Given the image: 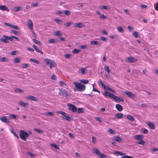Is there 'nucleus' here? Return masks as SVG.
I'll list each match as a JSON object with an SVG mask.
<instances>
[{
	"label": "nucleus",
	"instance_id": "f257e3e1",
	"mask_svg": "<svg viewBox=\"0 0 158 158\" xmlns=\"http://www.w3.org/2000/svg\"><path fill=\"white\" fill-rule=\"evenodd\" d=\"M73 84L76 87V91L82 92L85 89L86 86L84 85L77 82H74Z\"/></svg>",
	"mask_w": 158,
	"mask_h": 158
},
{
	"label": "nucleus",
	"instance_id": "f03ea898",
	"mask_svg": "<svg viewBox=\"0 0 158 158\" xmlns=\"http://www.w3.org/2000/svg\"><path fill=\"white\" fill-rule=\"evenodd\" d=\"M29 134L25 131L21 130L20 131L19 136L20 138L24 140H26V137H28Z\"/></svg>",
	"mask_w": 158,
	"mask_h": 158
},
{
	"label": "nucleus",
	"instance_id": "7ed1b4c3",
	"mask_svg": "<svg viewBox=\"0 0 158 158\" xmlns=\"http://www.w3.org/2000/svg\"><path fill=\"white\" fill-rule=\"evenodd\" d=\"M45 60L47 64H49L50 68H54L56 66V63L53 60L48 59H46Z\"/></svg>",
	"mask_w": 158,
	"mask_h": 158
},
{
	"label": "nucleus",
	"instance_id": "20e7f679",
	"mask_svg": "<svg viewBox=\"0 0 158 158\" xmlns=\"http://www.w3.org/2000/svg\"><path fill=\"white\" fill-rule=\"evenodd\" d=\"M67 105L70 110H72L73 112H75L77 111V108L74 105L69 103Z\"/></svg>",
	"mask_w": 158,
	"mask_h": 158
},
{
	"label": "nucleus",
	"instance_id": "39448f33",
	"mask_svg": "<svg viewBox=\"0 0 158 158\" xmlns=\"http://www.w3.org/2000/svg\"><path fill=\"white\" fill-rule=\"evenodd\" d=\"M27 25L31 30H32L33 33L35 35V33L33 30V23L31 19H29L27 20Z\"/></svg>",
	"mask_w": 158,
	"mask_h": 158
},
{
	"label": "nucleus",
	"instance_id": "423d86ee",
	"mask_svg": "<svg viewBox=\"0 0 158 158\" xmlns=\"http://www.w3.org/2000/svg\"><path fill=\"white\" fill-rule=\"evenodd\" d=\"M59 90L60 91L59 94L60 95H64L65 96H67L68 95V93L66 90L65 89H61L60 88L59 89Z\"/></svg>",
	"mask_w": 158,
	"mask_h": 158
},
{
	"label": "nucleus",
	"instance_id": "0eeeda50",
	"mask_svg": "<svg viewBox=\"0 0 158 158\" xmlns=\"http://www.w3.org/2000/svg\"><path fill=\"white\" fill-rule=\"evenodd\" d=\"M0 40L2 42L7 43L9 40H10V37L4 35L3 38L1 39Z\"/></svg>",
	"mask_w": 158,
	"mask_h": 158
},
{
	"label": "nucleus",
	"instance_id": "6e6552de",
	"mask_svg": "<svg viewBox=\"0 0 158 158\" xmlns=\"http://www.w3.org/2000/svg\"><path fill=\"white\" fill-rule=\"evenodd\" d=\"M125 61L127 62H135L137 61V60L132 57H129L126 59Z\"/></svg>",
	"mask_w": 158,
	"mask_h": 158
},
{
	"label": "nucleus",
	"instance_id": "1a4fd4ad",
	"mask_svg": "<svg viewBox=\"0 0 158 158\" xmlns=\"http://www.w3.org/2000/svg\"><path fill=\"white\" fill-rule=\"evenodd\" d=\"M124 94L131 98H133L135 97L134 94L129 91H125L124 92Z\"/></svg>",
	"mask_w": 158,
	"mask_h": 158
},
{
	"label": "nucleus",
	"instance_id": "9d476101",
	"mask_svg": "<svg viewBox=\"0 0 158 158\" xmlns=\"http://www.w3.org/2000/svg\"><path fill=\"white\" fill-rule=\"evenodd\" d=\"M115 100V101L117 102H123V99L121 98L118 97V96H116L115 95L114 96L113 98Z\"/></svg>",
	"mask_w": 158,
	"mask_h": 158
},
{
	"label": "nucleus",
	"instance_id": "9b49d317",
	"mask_svg": "<svg viewBox=\"0 0 158 158\" xmlns=\"http://www.w3.org/2000/svg\"><path fill=\"white\" fill-rule=\"evenodd\" d=\"M26 99L27 100H31L35 101H37V99L36 97L32 96L29 95L26 96Z\"/></svg>",
	"mask_w": 158,
	"mask_h": 158
},
{
	"label": "nucleus",
	"instance_id": "f8f14e48",
	"mask_svg": "<svg viewBox=\"0 0 158 158\" xmlns=\"http://www.w3.org/2000/svg\"><path fill=\"white\" fill-rule=\"evenodd\" d=\"M1 121L4 123L9 122V119L6 117L1 116L0 117Z\"/></svg>",
	"mask_w": 158,
	"mask_h": 158
},
{
	"label": "nucleus",
	"instance_id": "ddd939ff",
	"mask_svg": "<svg viewBox=\"0 0 158 158\" xmlns=\"http://www.w3.org/2000/svg\"><path fill=\"white\" fill-rule=\"evenodd\" d=\"M19 105L25 107H28L29 105L28 103L25 102L21 101H19Z\"/></svg>",
	"mask_w": 158,
	"mask_h": 158
},
{
	"label": "nucleus",
	"instance_id": "4468645a",
	"mask_svg": "<svg viewBox=\"0 0 158 158\" xmlns=\"http://www.w3.org/2000/svg\"><path fill=\"white\" fill-rule=\"evenodd\" d=\"M59 85L60 86L64 87L65 88H66V87L65 86H67V84L64 81H59Z\"/></svg>",
	"mask_w": 158,
	"mask_h": 158
},
{
	"label": "nucleus",
	"instance_id": "2eb2a0df",
	"mask_svg": "<svg viewBox=\"0 0 158 158\" xmlns=\"http://www.w3.org/2000/svg\"><path fill=\"white\" fill-rule=\"evenodd\" d=\"M85 26V24L83 23H76L74 26L75 27H82Z\"/></svg>",
	"mask_w": 158,
	"mask_h": 158
},
{
	"label": "nucleus",
	"instance_id": "dca6fc26",
	"mask_svg": "<svg viewBox=\"0 0 158 158\" xmlns=\"http://www.w3.org/2000/svg\"><path fill=\"white\" fill-rule=\"evenodd\" d=\"M148 125L152 129H154L155 128V127L154 124L150 122H149L148 124Z\"/></svg>",
	"mask_w": 158,
	"mask_h": 158
},
{
	"label": "nucleus",
	"instance_id": "f3484780",
	"mask_svg": "<svg viewBox=\"0 0 158 158\" xmlns=\"http://www.w3.org/2000/svg\"><path fill=\"white\" fill-rule=\"evenodd\" d=\"M115 117L118 118H122L123 117V115L120 113H116L115 114Z\"/></svg>",
	"mask_w": 158,
	"mask_h": 158
},
{
	"label": "nucleus",
	"instance_id": "a211bd4d",
	"mask_svg": "<svg viewBox=\"0 0 158 158\" xmlns=\"http://www.w3.org/2000/svg\"><path fill=\"white\" fill-rule=\"evenodd\" d=\"M116 109L119 111H121L123 110V107L121 105L119 104H117L116 105Z\"/></svg>",
	"mask_w": 158,
	"mask_h": 158
},
{
	"label": "nucleus",
	"instance_id": "6ab92c4d",
	"mask_svg": "<svg viewBox=\"0 0 158 158\" xmlns=\"http://www.w3.org/2000/svg\"><path fill=\"white\" fill-rule=\"evenodd\" d=\"M143 135H136L134 136V138L135 139L140 140L143 139Z\"/></svg>",
	"mask_w": 158,
	"mask_h": 158
},
{
	"label": "nucleus",
	"instance_id": "aec40b11",
	"mask_svg": "<svg viewBox=\"0 0 158 158\" xmlns=\"http://www.w3.org/2000/svg\"><path fill=\"white\" fill-rule=\"evenodd\" d=\"M114 140L118 142H121L122 141V139L118 136H116L114 138Z\"/></svg>",
	"mask_w": 158,
	"mask_h": 158
},
{
	"label": "nucleus",
	"instance_id": "412c9836",
	"mask_svg": "<svg viewBox=\"0 0 158 158\" xmlns=\"http://www.w3.org/2000/svg\"><path fill=\"white\" fill-rule=\"evenodd\" d=\"M93 153L95 154L99 155L101 152L99 151L97 148H94L93 150Z\"/></svg>",
	"mask_w": 158,
	"mask_h": 158
},
{
	"label": "nucleus",
	"instance_id": "4be33fe9",
	"mask_svg": "<svg viewBox=\"0 0 158 158\" xmlns=\"http://www.w3.org/2000/svg\"><path fill=\"white\" fill-rule=\"evenodd\" d=\"M91 44L96 45H98L100 44V43L99 41H91L90 42Z\"/></svg>",
	"mask_w": 158,
	"mask_h": 158
},
{
	"label": "nucleus",
	"instance_id": "5701e85b",
	"mask_svg": "<svg viewBox=\"0 0 158 158\" xmlns=\"http://www.w3.org/2000/svg\"><path fill=\"white\" fill-rule=\"evenodd\" d=\"M0 10H3L9 11L8 8L5 5L0 6Z\"/></svg>",
	"mask_w": 158,
	"mask_h": 158
},
{
	"label": "nucleus",
	"instance_id": "b1692460",
	"mask_svg": "<svg viewBox=\"0 0 158 158\" xmlns=\"http://www.w3.org/2000/svg\"><path fill=\"white\" fill-rule=\"evenodd\" d=\"M100 7L101 9H105L107 10H109L110 9V7L107 6H106L104 5H102L100 6Z\"/></svg>",
	"mask_w": 158,
	"mask_h": 158
},
{
	"label": "nucleus",
	"instance_id": "393cba45",
	"mask_svg": "<svg viewBox=\"0 0 158 158\" xmlns=\"http://www.w3.org/2000/svg\"><path fill=\"white\" fill-rule=\"evenodd\" d=\"M22 7L21 6H15L13 8V10L16 11H18L22 9Z\"/></svg>",
	"mask_w": 158,
	"mask_h": 158
},
{
	"label": "nucleus",
	"instance_id": "a878e982",
	"mask_svg": "<svg viewBox=\"0 0 158 158\" xmlns=\"http://www.w3.org/2000/svg\"><path fill=\"white\" fill-rule=\"evenodd\" d=\"M62 118L63 119H65L67 120L68 121H70L71 120V118L68 116L66 115L65 114L64 115V116H63Z\"/></svg>",
	"mask_w": 158,
	"mask_h": 158
},
{
	"label": "nucleus",
	"instance_id": "bb28decb",
	"mask_svg": "<svg viewBox=\"0 0 158 158\" xmlns=\"http://www.w3.org/2000/svg\"><path fill=\"white\" fill-rule=\"evenodd\" d=\"M15 40L19 41V40L18 38L14 36H10V41H13Z\"/></svg>",
	"mask_w": 158,
	"mask_h": 158
},
{
	"label": "nucleus",
	"instance_id": "cd10ccee",
	"mask_svg": "<svg viewBox=\"0 0 158 158\" xmlns=\"http://www.w3.org/2000/svg\"><path fill=\"white\" fill-rule=\"evenodd\" d=\"M127 118L131 122H134V118L131 115H128L127 116Z\"/></svg>",
	"mask_w": 158,
	"mask_h": 158
},
{
	"label": "nucleus",
	"instance_id": "c85d7f7f",
	"mask_svg": "<svg viewBox=\"0 0 158 158\" xmlns=\"http://www.w3.org/2000/svg\"><path fill=\"white\" fill-rule=\"evenodd\" d=\"M10 28L18 30H20V28L19 27L16 25H10Z\"/></svg>",
	"mask_w": 158,
	"mask_h": 158
},
{
	"label": "nucleus",
	"instance_id": "c756f323",
	"mask_svg": "<svg viewBox=\"0 0 158 158\" xmlns=\"http://www.w3.org/2000/svg\"><path fill=\"white\" fill-rule=\"evenodd\" d=\"M44 114L46 116L50 115L53 116L54 115V113L51 112H45Z\"/></svg>",
	"mask_w": 158,
	"mask_h": 158
},
{
	"label": "nucleus",
	"instance_id": "7c9ffc66",
	"mask_svg": "<svg viewBox=\"0 0 158 158\" xmlns=\"http://www.w3.org/2000/svg\"><path fill=\"white\" fill-rule=\"evenodd\" d=\"M10 33H13L16 35H18L20 34V33L19 31L14 30H10Z\"/></svg>",
	"mask_w": 158,
	"mask_h": 158
},
{
	"label": "nucleus",
	"instance_id": "2f4dec72",
	"mask_svg": "<svg viewBox=\"0 0 158 158\" xmlns=\"http://www.w3.org/2000/svg\"><path fill=\"white\" fill-rule=\"evenodd\" d=\"M15 91L17 93H23L24 92L23 90L19 88H16L15 89Z\"/></svg>",
	"mask_w": 158,
	"mask_h": 158
},
{
	"label": "nucleus",
	"instance_id": "473e14b6",
	"mask_svg": "<svg viewBox=\"0 0 158 158\" xmlns=\"http://www.w3.org/2000/svg\"><path fill=\"white\" fill-rule=\"evenodd\" d=\"M30 60L36 64H40V62L39 61L34 58H31Z\"/></svg>",
	"mask_w": 158,
	"mask_h": 158
},
{
	"label": "nucleus",
	"instance_id": "72a5a7b5",
	"mask_svg": "<svg viewBox=\"0 0 158 158\" xmlns=\"http://www.w3.org/2000/svg\"><path fill=\"white\" fill-rule=\"evenodd\" d=\"M117 29L121 33H123L124 32V30L121 27H118L117 28Z\"/></svg>",
	"mask_w": 158,
	"mask_h": 158
},
{
	"label": "nucleus",
	"instance_id": "f704fd0d",
	"mask_svg": "<svg viewBox=\"0 0 158 158\" xmlns=\"http://www.w3.org/2000/svg\"><path fill=\"white\" fill-rule=\"evenodd\" d=\"M84 108H80L78 109L77 112L78 113H82L84 112Z\"/></svg>",
	"mask_w": 158,
	"mask_h": 158
},
{
	"label": "nucleus",
	"instance_id": "c9c22d12",
	"mask_svg": "<svg viewBox=\"0 0 158 158\" xmlns=\"http://www.w3.org/2000/svg\"><path fill=\"white\" fill-rule=\"evenodd\" d=\"M80 82L82 83L86 84L88 83L89 81L87 80L82 79L80 81Z\"/></svg>",
	"mask_w": 158,
	"mask_h": 158
},
{
	"label": "nucleus",
	"instance_id": "e433bc0d",
	"mask_svg": "<svg viewBox=\"0 0 158 158\" xmlns=\"http://www.w3.org/2000/svg\"><path fill=\"white\" fill-rule=\"evenodd\" d=\"M64 56L66 58L69 59L72 57V55L70 54H67L64 55Z\"/></svg>",
	"mask_w": 158,
	"mask_h": 158
},
{
	"label": "nucleus",
	"instance_id": "4c0bfd02",
	"mask_svg": "<svg viewBox=\"0 0 158 158\" xmlns=\"http://www.w3.org/2000/svg\"><path fill=\"white\" fill-rule=\"evenodd\" d=\"M20 59L19 57H17L14 59V62L15 63H16L20 62Z\"/></svg>",
	"mask_w": 158,
	"mask_h": 158
},
{
	"label": "nucleus",
	"instance_id": "58836bf2",
	"mask_svg": "<svg viewBox=\"0 0 158 158\" xmlns=\"http://www.w3.org/2000/svg\"><path fill=\"white\" fill-rule=\"evenodd\" d=\"M107 131L111 134H115V131L111 129H108Z\"/></svg>",
	"mask_w": 158,
	"mask_h": 158
},
{
	"label": "nucleus",
	"instance_id": "ea45409f",
	"mask_svg": "<svg viewBox=\"0 0 158 158\" xmlns=\"http://www.w3.org/2000/svg\"><path fill=\"white\" fill-rule=\"evenodd\" d=\"M80 52V50L79 49H77L76 48H75L73 50V54H76Z\"/></svg>",
	"mask_w": 158,
	"mask_h": 158
},
{
	"label": "nucleus",
	"instance_id": "a19ab883",
	"mask_svg": "<svg viewBox=\"0 0 158 158\" xmlns=\"http://www.w3.org/2000/svg\"><path fill=\"white\" fill-rule=\"evenodd\" d=\"M105 89L111 91L114 93L115 92V91L114 90L112 89L111 88L107 86H106V88H105Z\"/></svg>",
	"mask_w": 158,
	"mask_h": 158
},
{
	"label": "nucleus",
	"instance_id": "79ce46f5",
	"mask_svg": "<svg viewBox=\"0 0 158 158\" xmlns=\"http://www.w3.org/2000/svg\"><path fill=\"white\" fill-rule=\"evenodd\" d=\"M139 34V33L135 31H134L132 34L136 38H138Z\"/></svg>",
	"mask_w": 158,
	"mask_h": 158
},
{
	"label": "nucleus",
	"instance_id": "37998d69",
	"mask_svg": "<svg viewBox=\"0 0 158 158\" xmlns=\"http://www.w3.org/2000/svg\"><path fill=\"white\" fill-rule=\"evenodd\" d=\"M34 130L35 131H36L38 133H39L40 134L42 133H43V131L42 130L39 129L37 128H34Z\"/></svg>",
	"mask_w": 158,
	"mask_h": 158
},
{
	"label": "nucleus",
	"instance_id": "c03bdc74",
	"mask_svg": "<svg viewBox=\"0 0 158 158\" xmlns=\"http://www.w3.org/2000/svg\"><path fill=\"white\" fill-rule=\"evenodd\" d=\"M64 12L65 15L69 16L70 15V11L68 10H64Z\"/></svg>",
	"mask_w": 158,
	"mask_h": 158
},
{
	"label": "nucleus",
	"instance_id": "a18cd8bd",
	"mask_svg": "<svg viewBox=\"0 0 158 158\" xmlns=\"http://www.w3.org/2000/svg\"><path fill=\"white\" fill-rule=\"evenodd\" d=\"M99 156L101 158H107V157L105 155L102 153L101 152L99 155Z\"/></svg>",
	"mask_w": 158,
	"mask_h": 158
},
{
	"label": "nucleus",
	"instance_id": "49530a36",
	"mask_svg": "<svg viewBox=\"0 0 158 158\" xmlns=\"http://www.w3.org/2000/svg\"><path fill=\"white\" fill-rule=\"evenodd\" d=\"M51 145L56 149L59 150V148L55 144L52 143L51 144Z\"/></svg>",
	"mask_w": 158,
	"mask_h": 158
},
{
	"label": "nucleus",
	"instance_id": "de8ad7c7",
	"mask_svg": "<svg viewBox=\"0 0 158 158\" xmlns=\"http://www.w3.org/2000/svg\"><path fill=\"white\" fill-rule=\"evenodd\" d=\"M81 72L83 74H85L87 72V70L85 68H83L80 69Z\"/></svg>",
	"mask_w": 158,
	"mask_h": 158
},
{
	"label": "nucleus",
	"instance_id": "09e8293b",
	"mask_svg": "<svg viewBox=\"0 0 158 158\" xmlns=\"http://www.w3.org/2000/svg\"><path fill=\"white\" fill-rule=\"evenodd\" d=\"M105 70L108 73H109L110 72V69L108 66H106L105 67Z\"/></svg>",
	"mask_w": 158,
	"mask_h": 158
},
{
	"label": "nucleus",
	"instance_id": "8fccbe9b",
	"mask_svg": "<svg viewBox=\"0 0 158 158\" xmlns=\"http://www.w3.org/2000/svg\"><path fill=\"white\" fill-rule=\"evenodd\" d=\"M12 118L15 119H17L18 118V117L17 115L13 114H10V118Z\"/></svg>",
	"mask_w": 158,
	"mask_h": 158
},
{
	"label": "nucleus",
	"instance_id": "3c124183",
	"mask_svg": "<svg viewBox=\"0 0 158 158\" xmlns=\"http://www.w3.org/2000/svg\"><path fill=\"white\" fill-rule=\"evenodd\" d=\"M114 154H117L119 155L120 156H122L123 155H124L125 154L124 153H122L118 151L115 152H114Z\"/></svg>",
	"mask_w": 158,
	"mask_h": 158
},
{
	"label": "nucleus",
	"instance_id": "603ef678",
	"mask_svg": "<svg viewBox=\"0 0 158 158\" xmlns=\"http://www.w3.org/2000/svg\"><path fill=\"white\" fill-rule=\"evenodd\" d=\"M29 64H23L22 65V67L23 68H26L29 67Z\"/></svg>",
	"mask_w": 158,
	"mask_h": 158
},
{
	"label": "nucleus",
	"instance_id": "864d4df0",
	"mask_svg": "<svg viewBox=\"0 0 158 158\" xmlns=\"http://www.w3.org/2000/svg\"><path fill=\"white\" fill-rule=\"evenodd\" d=\"M145 142L142 139L140 140L138 142V144H141L142 145H144L145 144Z\"/></svg>",
	"mask_w": 158,
	"mask_h": 158
},
{
	"label": "nucleus",
	"instance_id": "5fc2aeb1",
	"mask_svg": "<svg viewBox=\"0 0 158 158\" xmlns=\"http://www.w3.org/2000/svg\"><path fill=\"white\" fill-rule=\"evenodd\" d=\"M114 95L113 94L110 93L109 92V93L107 94V96L109 97L110 98H113L114 97Z\"/></svg>",
	"mask_w": 158,
	"mask_h": 158
},
{
	"label": "nucleus",
	"instance_id": "6e6d98bb",
	"mask_svg": "<svg viewBox=\"0 0 158 158\" xmlns=\"http://www.w3.org/2000/svg\"><path fill=\"white\" fill-rule=\"evenodd\" d=\"M49 43H54L56 42V41L54 39H51L49 40Z\"/></svg>",
	"mask_w": 158,
	"mask_h": 158
},
{
	"label": "nucleus",
	"instance_id": "4d7b16f0",
	"mask_svg": "<svg viewBox=\"0 0 158 158\" xmlns=\"http://www.w3.org/2000/svg\"><path fill=\"white\" fill-rule=\"evenodd\" d=\"M100 84L103 87V88L105 89L106 88V86L101 81H100Z\"/></svg>",
	"mask_w": 158,
	"mask_h": 158
},
{
	"label": "nucleus",
	"instance_id": "13d9d810",
	"mask_svg": "<svg viewBox=\"0 0 158 158\" xmlns=\"http://www.w3.org/2000/svg\"><path fill=\"white\" fill-rule=\"evenodd\" d=\"M54 20L57 23H62V21L61 19H55Z\"/></svg>",
	"mask_w": 158,
	"mask_h": 158
},
{
	"label": "nucleus",
	"instance_id": "bf43d9fd",
	"mask_svg": "<svg viewBox=\"0 0 158 158\" xmlns=\"http://www.w3.org/2000/svg\"><path fill=\"white\" fill-rule=\"evenodd\" d=\"M35 50L37 52L40 53L41 54H43V52L39 48L37 47L35 49Z\"/></svg>",
	"mask_w": 158,
	"mask_h": 158
},
{
	"label": "nucleus",
	"instance_id": "052dcab7",
	"mask_svg": "<svg viewBox=\"0 0 158 158\" xmlns=\"http://www.w3.org/2000/svg\"><path fill=\"white\" fill-rule=\"evenodd\" d=\"M55 13L56 15H59L63 14V12L60 10H57L56 11Z\"/></svg>",
	"mask_w": 158,
	"mask_h": 158
},
{
	"label": "nucleus",
	"instance_id": "680f3d73",
	"mask_svg": "<svg viewBox=\"0 0 158 158\" xmlns=\"http://www.w3.org/2000/svg\"><path fill=\"white\" fill-rule=\"evenodd\" d=\"M38 6V3H35L32 4L31 5V6L32 7H36L37 6Z\"/></svg>",
	"mask_w": 158,
	"mask_h": 158
},
{
	"label": "nucleus",
	"instance_id": "e2e57ef3",
	"mask_svg": "<svg viewBox=\"0 0 158 158\" xmlns=\"http://www.w3.org/2000/svg\"><path fill=\"white\" fill-rule=\"evenodd\" d=\"M61 32L60 31H57L56 32V35L57 36H60L61 35Z\"/></svg>",
	"mask_w": 158,
	"mask_h": 158
},
{
	"label": "nucleus",
	"instance_id": "0e129e2a",
	"mask_svg": "<svg viewBox=\"0 0 158 158\" xmlns=\"http://www.w3.org/2000/svg\"><path fill=\"white\" fill-rule=\"evenodd\" d=\"M127 28L130 31H133L134 30V28L130 26H127Z\"/></svg>",
	"mask_w": 158,
	"mask_h": 158
},
{
	"label": "nucleus",
	"instance_id": "69168bd1",
	"mask_svg": "<svg viewBox=\"0 0 158 158\" xmlns=\"http://www.w3.org/2000/svg\"><path fill=\"white\" fill-rule=\"evenodd\" d=\"M6 59L7 58L6 57H2L0 59V61L1 62L5 61L6 60Z\"/></svg>",
	"mask_w": 158,
	"mask_h": 158
},
{
	"label": "nucleus",
	"instance_id": "338daca9",
	"mask_svg": "<svg viewBox=\"0 0 158 158\" xmlns=\"http://www.w3.org/2000/svg\"><path fill=\"white\" fill-rule=\"evenodd\" d=\"M72 23L71 22H68L65 24L66 26L67 27H69Z\"/></svg>",
	"mask_w": 158,
	"mask_h": 158
},
{
	"label": "nucleus",
	"instance_id": "774afa93",
	"mask_svg": "<svg viewBox=\"0 0 158 158\" xmlns=\"http://www.w3.org/2000/svg\"><path fill=\"white\" fill-rule=\"evenodd\" d=\"M121 158H133L131 156H126L123 157H121Z\"/></svg>",
	"mask_w": 158,
	"mask_h": 158
}]
</instances>
